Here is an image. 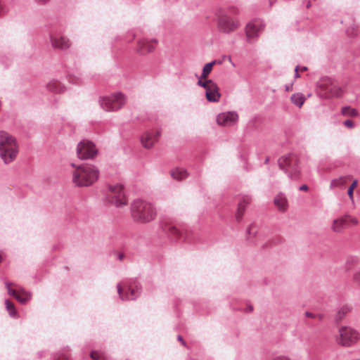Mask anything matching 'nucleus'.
Listing matches in <instances>:
<instances>
[{"label": "nucleus", "mask_w": 360, "mask_h": 360, "mask_svg": "<svg viewBox=\"0 0 360 360\" xmlns=\"http://www.w3.org/2000/svg\"><path fill=\"white\" fill-rule=\"evenodd\" d=\"M71 166L74 168L72 172V181L76 186H90L98 179L100 172L94 165L82 164L77 166L75 163H71Z\"/></svg>", "instance_id": "f257e3e1"}, {"label": "nucleus", "mask_w": 360, "mask_h": 360, "mask_svg": "<svg viewBox=\"0 0 360 360\" xmlns=\"http://www.w3.org/2000/svg\"><path fill=\"white\" fill-rule=\"evenodd\" d=\"M131 217L139 223L146 224L156 217V210L153 204L141 198L135 199L131 204Z\"/></svg>", "instance_id": "f03ea898"}, {"label": "nucleus", "mask_w": 360, "mask_h": 360, "mask_svg": "<svg viewBox=\"0 0 360 360\" xmlns=\"http://www.w3.org/2000/svg\"><path fill=\"white\" fill-rule=\"evenodd\" d=\"M18 153L15 139L4 131H0V158L8 165L14 161Z\"/></svg>", "instance_id": "7ed1b4c3"}, {"label": "nucleus", "mask_w": 360, "mask_h": 360, "mask_svg": "<svg viewBox=\"0 0 360 360\" xmlns=\"http://www.w3.org/2000/svg\"><path fill=\"white\" fill-rule=\"evenodd\" d=\"M127 98L121 92H116L103 96L99 100L101 107L105 111H115L122 108L126 103Z\"/></svg>", "instance_id": "20e7f679"}, {"label": "nucleus", "mask_w": 360, "mask_h": 360, "mask_svg": "<svg viewBox=\"0 0 360 360\" xmlns=\"http://www.w3.org/2000/svg\"><path fill=\"white\" fill-rule=\"evenodd\" d=\"M240 24L237 18H233L225 13H220L217 18V28L219 32L229 34L234 32Z\"/></svg>", "instance_id": "39448f33"}, {"label": "nucleus", "mask_w": 360, "mask_h": 360, "mask_svg": "<svg viewBox=\"0 0 360 360\" xmlns=\"http://www.w3.org/2000/svg\"><path fill=\"white\" fill-rule=\"evenodd\" d=\"M338 332L339 336L336 338V342L342 347H352L360 339L359 333L349 326L340 327Z\"/></svg>", "instance_id": "423d86ee"}, {"label": "nucleus", "mask_w": 360, "mask_h": 360, "mask_svg": "<svg viewBox=\"0 0 360 360\" xmlns=\"http://www.w3.org/2000/svg\"><path fill=\"white\" fill-rule=\"evenodd\" d=\"M278 165L290 179H297L299 177L300 170L297 167V159L294 154H288L279 158Z\"/></svg>", "instance_id": "0eeeda50"}, {"label": "nucleus", "mask_w": 360, "mask_h": 360, "mask_svg": "<svg viewBox=\"0 0 360 360\" xmlns=\"http://www.w3.org/2000/svg\"><path fill=\"white\" fill-rule=\"evenodd\" d=\"M109 203L117 207H122L127 204L124 193V186L122 184H109Z\"/></svg>", "instance_id": "6e6552de"}, {"label": "nucleus", "mask_w": 360, "mask_h": 360, "mask_svg": "<svg viewBox=\"0 0 360 360\" xmlns=\"http://www.w3.org/2000/svg\"><path fill=\"white\" fill-rule=\"evenodd\" d=\"M97 153L96 146L89 140H82L77 144V155L81 160L94 159Z\"/></svg>", "instance_id": "1a4fd4ad"}, {"label": "nucleus", "mask_w": 360, "mask_h": 360, "mask_svg": "<svg viewBox=\"0 0 360 360\" xmlns=\"http://www.w3.org/2000/svg\"><path fill=\"white\" fill-rule=\"evenodd\" d=\"M117 289L120 299L123 301L133 300L141 294V285L136 280L130 281L127 283V290L129 293L124 294L123 288L120 284H117Z\"/></svg>", "instance_id": "9d476101"}, {"label": "nucleus", "mask_w": 360, "mask_h": 360, "mask_svg": "<svg viewBox=\"0 0 360 360\" xmlns=\"http://www.w3.org/2000/svg\"><path fill=\"white\" fill-rule=\"evenodd\" d=\"M264 24L261 20H253L245 27L247 40L249 43L255 41L262 32Z\"/></svg>", "instance_id": "9b49d317"}, {"label": "nucleus", "mask_w": 360, "mask_h": 360, "mask_svg": "<svg viewBox=\"0 0 360 360\" xmlns=\"http://www.w3.org/2000/svg\"><path fill=\"white\" fill-rule=\"evenodd\" d=\"M321 88L328 98L339 97L342 93V89L329 78L322 80Z\"/></svg>", "instance_id": "f8f14e48"}, {"label": "nucleus", "mask_w": 360, "mask_h": 360, "mask_svg": "<svg viewBox=\"0 0 360 360\" xmlns=\"http://www.w3.org/2000/svg\"><path fill=\"white\" fill-rule=\"evenodd\" d=\"M238 120V115L236 112H225L219 113L217 117V122L223 127H232Z\"/></svg>", "instance_id": "ddd939ff"}, {"label": "nucleus", "mask_w": 360, "mask_h": 360, "mask_svg": "<svg viewBox=\"0 0 360 360\" xmlns=\"http://www.w3.org/2000/svg\"><path fill=\"white\" fill-rule=\"evenodd\" d=\"M50 41L54 49L66 50L70 46V41L68 39L53 31L50 33Z\"/></svg>", "instance_id": "4468645a"}, {"label": "nucleus", "mask_w": 360, "mask_h": 360, "mask_svg": "<svg viewBox=\"0 0 360 360\" xmlns=\"http://www.w3.org/2000/svg\"><path fill=\"white\" fill-rule=\"evenodd\" d=\"M252 202V197L250 195H240L238 198L237 211L236 218L240 222L248 205Z\"/></svg>", "instance_id": "2eb2a0df"}, {"label": "nucleus", "mask_w": 360, "mask_h": 360, "mask_svg": "<svg viewBox=\"0 0 360 360\" xmlns=\"http://www.w3.org/2000/svg\"><path fill=\"white\" fill-rule=\"evenodd\" d=\"M160 136V131H150L144 132L141 136V142L146 148H150Z\"/></svg>", "instance_id": "dca6fc26"}, {"label": "nucleus", "mask_w": 360, "mask_h": 360, "mask_svg": "<svg viewBox=\"0 0 360 360\" xmlns=\"http://www.w3.org/2000/svg\"><path fill=\"white\" fill-rule=\"evenodd\" d=\"M158 41L152 39L150 41L143 39L138 41L136 51L141 55L146 54L155 50Z\"/></svg>", "instance_id": "f3484780"}, {"label": "nucleus", "mask_w": 360, "mask_h": 360, "mask_svg": "<svg viewBox=\"0 0 360 360\" xmlns=\"http://www.w3.org/2000/svg\"><path fill=\"white\" fill-rule=\"evenodd\" d=\"M205 96L207 100L210 102L219 101L221 94L219 92V87L215 82L207 91H205Z\"/></svg>", "instance_id": "a211bd4d"}, {"label": "nucleus", "mask_w": 360, "mask_h": 360, "mask_svg": "<svg viewBox=\"0 0 360 360\" xmlns=\"http://www.w3.org/2000/svg\"><path fill=\"white\" fill-rule=\"evenodd\" d=\"M274 202L277 209L281 212H285L288 207V199L283 193H278L274 200Z\"/></svg>", "instance_id": "6ab92c4d"}, {"label": "nucleus", "mask_w": 360, "mask_h": 360, "mask_svg": "<svg viewBox=\"0 0 360 360\" xmlns=\"http://www.w3.org/2000/svg\"><path fill=\"white\" fill-rule=\"evenodd\" d=\"M358 223L357 219L350 215H345L333 221V225H356Z\"/></svg>", "instance_id": "aec40b11"}, {"label": "nucleus", "mask_w": 360, "mask_h": 360, "mask_svg": "<svg viewBox=\"0 0 360 360\" xmlns=\"http://www.w3.org/2000/svg\"><path fill=\"white\" fill-rule=\"evenodd\" d=\"M46 88L49 91L53 93H62L64 91V86L58 80H51L46 85Z\"/></svg>", "instance_id": "412c9836"}, {"label": "nucleus", "mask_w": 360, "mask_h": 360, "mask_svg": "<svg viewBox=\"0 0 360 360\" xmlns=\"http://www.w3.org/2000/svg\"><path fill=\"white\" fill-rule=\"evenodd\" d=\"M351 307L348 305H343L338 309L335 316L336 322L341 321L344 317L350 311Z\"/></svg>", "instance_id": "4be33fe9"}, {"label": "nucleus", "mask_w": 360, "mask_h": 360, "mask_svg": "<svg viewBox=\"0 0 360 360\" xmlns=\"http://www.w3.org/2000/svg\"><path fill=\"white\" fill-rule=\"evenodd\" d=\"M171 176L176 180H182L187 177L186 170L182 168H176L171 171Z\"/></svg>", "instance_id": "5701e85b"}, {"label": "nucleus", "mask_w": 360, "mask_h": 360, "mask_svg": "<svg viewBox=\"0 0 360 360\" xmlns=\"http://www.w3.org/2000/svg\"><path fill=\"white\" fill-rule=\"evenodd\" d=\"M15 299L22 304H25L31 299V293L25 291L24 289L20 288L18 290V294L15 297Z\"/></svg>", "instance_id": "b1692460"}, {"label": "nucleus", "mask_w": 360, "mask_h": 360, "mask_svg": "<svg viewBox=\"0 0 360 360\" xmlns=\"http://www.w3.org/2000/svg\"><path fill=\"white\" fill-rule=\"evenodd\" d=\"M290 100L293 104L299 108H301L305 101V98L302 94L296 93L291 96Z\"/></svg>", "instance_id": "393cba45"}, {"label": "nucleus", "mask_w": 360, "mask_h": 360, "mask_svg": "<svg viewBox=\"0 0 360 360\" xmlns=\"http://www.w3.org/2000/svg\"><path fill=\"white\" fill-rule=\"evenodd\" d=\"M217 63V60H212L207 64L205 65V66L202 68V74L200 77H201V79H207L209 74L211 72L212 68L214 64Z\"/></svg>", "instance_id": "a878e982"}, {"label": "nucleus", "mask_w": 360, "mask_h": 360, "mask_svg": "<svg viewBox=\"0 0 360 360\" xmlns=\"http://www.w3.org/2000/svg\"><path fill=\"white\" fill-rule=\"evenodd\" d=\"M5 304L10 316L13 318H16L18 316V312L15 309L14 304L8 300H5Z\"/></svg>", "instance_id": "bb28decb"}, {"label": "nucleus", "mask_w": 360, "mask_h": 360, "mask_svg": "<svg viewBox=\"0 0 360 360\" xmlns=\"http://www.w3.org/2000/svg\"><path fill=\"white\" fill-rule=\"evenodd\" d=\"M214 84V82H213L211 79H201V77H198V80L197 84L199 86L204 88L205 89V91H207Z\"/></svg>", "instance_id": "cd10ccee"}, {"label": "nucleus", "mask_w": 360, "mask_h": 360, "mask_svg": "<svg viewBox=\"0 0 360 360\" xmlns=\"http://www.w3.org/2000/svg\"><path fill=\"white\" fill-rule=\"evenodd\" d=\"M342 114L345 116L356 117L358 115V112L356 109L349 106H345L342 108Z\"/></svg>", "instance_id": "c85d7f7f"}, {"label": "nucleus", "mask_w": 360, "mask_h": 360, "mask_svg": "<svg viewBox=\"0 0 360 360\" xmlns=\"http://www.w3.org/2000/svg\"><path fill=\"white\" fill-rule=\"evenodd\" d=\"M346 182V178L340 176L338 179H335L330 182V188L338 187L343 186Z\"/></svg>", "instance_id": "c756f323"}, {"label": "nucleus", "mask_w": 360, "mask_h": 360, "mask_svg": "<svg viewBox=\"0 0 360 360\" xmlns=\"http://www.w3.org/2000/svg\"><path fill=\"white\" fill-rule=\"evenodd\" d=\"M90 356L94 360H108L107 356L103 353L97 351L91 352Z\"/></svg>", "instance_id": "7c9ffc66"}, {"label": "nucleus", "mask_w": 360, "mask_h": 360, "mask_svg": "<svg viewBox=\"0 0 360 360\" xmlns=\"http://www.w3.org/2000/svg\"><path fill=\"white\" fill-rule=\"evenodd\" d=\"M6 286L7 288V290H8V292L10 295L14 297L15 298V297L17 296V295L18 294V291L15 290H13L11 288V283H9V282H6Z\"/></svg>", "instance_id": "2f4dec72"}, {"label": "nucleus", "mask_w": 360, "mask_h": 360, "mask_svg": "<svg viewBox=\"0 0 360 360\" xmlns=\"http://www.w3.org/2000/svg\"><path fill=\"white\" fill-rule=\"evenodd\" d=\"M68 80L70 82L75 84H79L82 83V79L77 76H70L68 78Z\"/></svg>", "instance_id": "473e14b6"}, {"label": "nucleus", "mask_w": 360, "mask_h": 360, "mask_svg": "<svg viewBox=\"0 0 360 360\" xmlns=\"http://www.w3.org/2000/svg\"><path fill=\"white\" fill-rule=\"evenodd\" d=\"M271 360H292V359L287 355H278V356L274 357Z\"/></svg>", "instance_id": "72a5a7b5"}, {"label": "nucleus", "mask_w": 360, "mask_h": 360, "mask_svg": "<svg viewBox=\"0 0 360 360\" xmlns=\"http://www.w3.org/2000/svg\"><path fill=\"white\" fill-rule=\"evenodd\" d=\"M256 229H257V226H248L245 232L247 234L252 233L253 235H255L257 232Z\"/></svg>", "instance_id": "f704fd0d"}, {"label": "nucleus", "mask_w": 360, "mask_h": 360, "mask_svg": "<svg viewBox=\"0 0 360 360\" xmlns=\"http://www.w3.org/2000/svg\"><path fill=\"white\" fill-rule=\"evenodd\" d=\"M343 124L349 129H352L354 127V124L351 120H347L344 121Z\"/></svg>", "instance_id": "c9c22d12"}, {"label": "nucleus", "mask_w": 360, "mask_h": 360, "mask_svg": "<svg viewBox=\"0 0 360 360\" xmlns=\"http://www.w3.org/2000/svg\"><path fill=\"white\" fill-rule=\"evenodd\" d=\"M305 316H307V317H309V318H316V317H318L320 320L322 319L323 316L322 315H315L311 312H309V311H307L305 313Z\"/></svg>", "instance_id": "e433bc0d"}, {"label": "nucleus", "mask_w": 360, "mask_h": 360, "mask_svg": "<svg viewBox=\"0 0 360 360\" xmlns=\"http://www.w3.org/2000/svg\"><path fill=\"white\" fill-rule=\"evenodd\" d=\"M354 280L360 284V271H357L354 274Z\"/></svg>", "instance_id": "4c0bfd02"}, {"label": "nucleus", "mask_w": 360, "mask_h": 360, "mask_svg": "<svg viewBox=\"0 0 360 360\" xmlns=\"http://www.w3.org/2000/svg\"><path fill=\"white\" fill-rule=\"evenodd\" d=\"M170 233L172 234H177L179 233V229L177 226H173L169 228Z\"/></svg>", "instance_id": "58836bf2"}, {"label": "nucleus", "mask_w": 360, "mask_h": 360, "mask_svg": "<svg viewBox=\"0 0 360 360\" xmlns=\"http://www.w3.org/2000/svg\"><path fill=\"white\" fill-rule=\"evenodd\" d=\"M7 12V10L4 7V6L0 1V15L5 14Z\"/></svg>", "instance_id": "ea45409f"}, {"label": "nucleus", "mask_w": 360, "mask_h": 360, "mask_svg": "<svg viewBox=\"0 0 360 360\" xmlns=\"http://www.w3.org/2000/svg\"><path fill=\"white\" fill-rule=\"evenodd\" d=\"M353 191H354V189H352V188H349L347 190V194L351 199L353 197Z\"/></svg>", "instance_id": "a19ab883"}, {"label": "nucleus", "mask_w": 360, "mask_h": 360, "mask_svg": "<svg viewBox=\"0 0 360 360\" xmlns=\"http://www.w3.org/2000/svg\"><path fill=\"white\" fill-rule=\"evenodd\" d=\"M298 69H299V66H296L295 68V78L300 77V75H299V72H298Z\"/></svg>", "instance_id": "79ce46f5"}, {"label": "nucleus", "mask_w": 360, "mask_h": 360, "mask_svg": "<svg viewBox=\"0 0 360 360\" xmlns=\"http://www.w3.org/2000/svg\"><path fill=\"white\" fill-rule=\"evenodd\" d=\"M342 226H333V229L334 231H336V232H340L342 231Z\"/></svg>", "instance_id": "37998d69"}, {"label": "nucleus", "mask_w": 360, "mask_h": 360, "mask_svg": "<svg viewBox=\"0 0 360 360\" xmlns=\"http://www.w3.org/2000/svg\"><path fill=\"white\" fill-rule=\"evenodd\" d=\"M285 91H291L292 89V84H291L285 85Z\"/></svg>", "instance_id": "c03bdc74"}, {"label": "nucleus", "mask_w": 360, "mask_h": 360, "mask_svg": "<svg viewBox=\"0 0 360 360\" xmlns=\"http://www.w3.org/2000/svg\"><path fill=\"white\" fill-rule=\"evenodd\" d=\"M300 191H307L308 190V186L305 184L301 186L300 188H299Z\"/></svg>", "instance_id": "a18cd8bd"}, {"label": "nucleus", "mask_w": 360, "mask_h": 360, "mask_svg": "<svg viewBox=\"0 0 360 360\" xmlns=\"http://www.w3.org/2000/svg\"><path fill=\"white\" fill-rule=\"evenodd\" d=\"M68 359V356L64 355L63 357L58 356L54 360H64V359Z\"/></svg>", "instance_id": "49530a36"}, {"label": "nucleus", "mask_w": 360, "mask_h": 360, "mask_svg": "<svg viewBox=\"0 0 360 360\" xmlns=\"http://www.w3.org/2000/svg\"><path fill=\"white\" fill-rule=\"evenodd\" d=\"M356 184H357V181L354 180L353 181V183L352 184V185L349 188H352V189H354L356 187Z\"/></svg>", "instance_id": "de8ad7c7"}, {"label": "nucleus", "mask_w": 360, "mask_h": 360, "mask_svg": "<svg viewBox=\"0 0 360 360\" xmlns=\"http://www.w3.org/2000/svg\"><path fill=\"white\" fill-rule=\"evenodd\" d=\"M4 254L2 252H0V263L2 262L4 259Z\"/></svg>", "instance_id": "09e8293b"}, {"label": "nucleus", "mask_w": 360, "mask_h": 360, "mask_svg": "<svg viewBox=\"0 0 360 360\" xmlns=\"http://www.w3.org/2000/svg\"><path fill=\"white\" fill-rule=\"evenodd\" d=\"M178 340L181 342L182 345H186L185 342L184 341V340L181 335L178 336Z\"/></svg>", "instance_id": "8fccbe9b"}, {"label": "nucleus", "mask_w": 360, "mask_h": 360, "mask_svg": "<svg viewBox=\"0 0 360 360\" xmlns=\"http://www.w3.org/2000/svg\"><path fill=\"white\" fill-rule=\"evenodd\" d=\"M123 258H124V255L123 254L120 253V254L118 255V259L120 260H122Z\"/></svg>", "instance_id": "3c124183"}, {"label": "nucleus", "mask_w": 360, "mask_h": 360, "mask_svg": "<svg viewBox=\"0 0 360 360\" xmlns=\"http://www.w3.org/2000/svg\"><path fill=\"white\" fill-rule=\"evenodd\" d=\"M39 3H41V4H45L49 0H37Z\"/></svg>", "instance_id": "603ef678"}, {"label": "nucleus", "mask_w": 360, "mask_h": 360, "mask_svg": "<svg viewBox=\"0 0 360 360\" xmlns=\"http://www.w3.org/2000/svg\"><path fill=\"white\" fill-rule=\"evenodd\" d=\"M269 162V157H266L264 160V163L265 164H267L268 162Z\"/></svg>", "instance_id": "864d4df0"}, {"label": "nucleus", "mask_w": 360, "mask_h": 360, "mask_svg": "<svg viewBox=\"0 0 360 360\" xmlns=\"http://www.w3.org/2000/svg\"><path fill=\"white\" fill-rule=\"evenodd\" d=\"M307 70V68L305 67V66L302 67V69H301L302 71H305Z\"/></svg>", "instance_id": "5fc2aeb1"}, {"label": "nucleus", "mask_w": 360, "mask_h": 360, "mask_svg": "<svg viewBox=\"0 0 360 360\" xmlns=\"http://www.w3.org/2000/svg\"><path fill=\"white\" fill-rule=\"evenodd\" d=\"M269 4H270V6H271L273 4V2L271 0L269 1Z\"/></svg>", "instance_id": "6e6d98bb"}, {"label": "nucleus", "mask_w": 360, "mask_h": 360, "mask_svg": "<svg viewBox=\"0 0 360 360\" xmlns=\"http://www.w3.org/2000/svg\"><path fill=\"white\" fill-rule=\"evenodd\" d=\"M252 307H250V311H252Z\"/></svg>", "instance_id": "4d7b16f0"}]
</instances>
